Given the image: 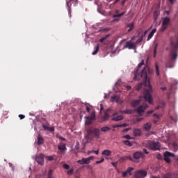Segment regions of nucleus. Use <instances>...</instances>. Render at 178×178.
Instances as JSON below:
<instances>
[{
	"mask_svg": "<svg viewBox=\"0 0 178 178\" xmlns=\"http://www.w3.org/2000/svg\"><path fill=\"white\" fill-rule=\"evenodd\" d=\"M154 113V111L151 110L147 112V115L146 116H149V115H151L152 113Z\"/></svg>",
	"mask_w": 178,
	"mask_h": 178,
	"instance_id": "obj_50",
	"label": "nucleus"
},
{
	"mask_svg": "<svg viewBox=\"0 0 178 178\" xmlns=\"http://www.w3.org/2000/svg\"><path fill=\"white\" fill-rule=\"evenodd\" d=\"M96 154V155H98V154H99V152L98 150H92V151H90V152H88V154Z\"/></svg>",
	"mask_w": 178,
	"mask_h": 178,
	"instance_id": "obj_40",
	"label": "nucleus"
},
{
	"mask_svg": "<svg viewBox=\"0 0 178 178\" xmlns=\"http://www.w3.org/2000/svg\"><path fill=\"white\" fill-rule=\"evenodd\" d=\"M118 115V113H113V118H112L111 120H113V122H120V120H123V115Z\"/></svg>",
	"mask_w": 178,
	"mask_h": 178,
	"instance_id": "obj_13",
	"label": "nucleus"
},
{
	"mask_svg": "<svg viewBox=\"0 0 178 178\" xmlns=\"http://www.w3.org/2000/svg\"><path fill=\"white\" fill-rule=\"evenodd\" d=\"M168 1L170 2V3H171V5H173V3L176 2V0H168Z\"/></svg>",
	"mask_w": 178,
	"mask_h": 178,
	"instance_id": "obj_56",
	"label": "nucleus"
},
{
	"mask_svg": "<svg viewBox=\"0 0 178 178\" xmlns=\"http://www.w3.org/2000/svg\"><path fill=\"white\" fill-rule=\"evenodd\" d=\"M36 161L39 165H43L44 164V154H40L36 156L35 158Z\"/></svg>",
	"mask_w": 178,
	"mask_h": 178,
	"instance_id": "obj_15",
	"label": "nucleus"
},
{
	"mask_svg": "<svg viewBox=\"0 0 178 178\" xmlns=\"http://www.w3.org/2000/svg\"><path fill=\"white\" fill-rule=\"evenodd\" d=\"M158 49V44H156L154 49V58L156 56V49Z\"/></svg>",
	"mask_w": 178,
	"mask_h": 178,
	"instance_id": "obj_36",
	"label": "nucleus"
},
{
	"mask_svg": "<svg viewBox=\"0 0 178 178\" xmlns=\"http://www.w3.org/2000/svg\"><path fill=\"white\" fill-rule=\"evenodd\" d=\"M169 23H170V18H169L168 17H165L163 19L162 25H161V27L160 29V31L162 33H163V31H165V30H166V29H168V26H169Z\"/></svg>",
	"mask_w": 178,
	"mask_h": 178,
	"instance_id": "obj_4",
	"label": "nucleus"
},
{
	"mask_svg": "<svg viewBox=\"0 0 178 178\" xmlns=\"http://www.w3.org/2000/svg\"><path fill=\"white\" fill-rule=\"evenodd\" d=\"M108 119H109V114L108 113V111H106L104 113V115L103 117L104 122L106 121Z\"/></svg>",
	"mask_w": 178,
	"mask_h": 178,
	"instance_id": "obj_32",
	"label": "nucleus"
},
{
	"mask_svg": "<svg viewBox=\"0 0 178 178\" xmlns=\"http://www.w3.org/2000/svg\"><path fill=\"white\" fill-rule=\"evenodd\" d=\"M147 34H148V30L145 31L143 34H142L141 37H143V38H144V37H145V35H147Z\"/></svg>",
	"mask_w": 178,
	"mask_h": 178,
	"instance_id": "obj_49",
	"label": "nucleus"
},
{
	"mask_svg": "<svg viewBox=\"0 0 178 178\" xmlns=\"http://www.w3.org/2000/svg\"><path fill=\"white\" fill-rule=\"evenodd\" d=\"M148 72V73H147ZM154 74V70L149 69L148 67H145L143 71L140 74L137 73V71L135 72V76L134 77V80H145V86H147L148 90H146L145 92V101L149 104H152V86H151V83L149 82V76H152Z\"/></svg>",
	"mask_w": 178,
	"mask_h": 178,
	"instance_id": "obj_1",
	"label": "nucleus"
},
{
	"mask_svg": "<svg viewBox=\"0 0 178 178\" xmlns=\"http://www.w3.org/2000/svg\"><path fill=\"white\" fill-rule=\"evenodd\" d=\"M47 161H54V157L52 156H47Z\"/></svg>",
	"mask_w": 178,
	"mask_h": 178,
	"instance_id": "obj_51",
	"label": "nucleus"
},
{
	"mask_svg": "<svg viewBox=\"0 0 178 178\" xmlns=\"http://www.w3.org/2000/svg\"><path fill=\"white\" fill-rule=\"evenodd\" d=\"M124 13H126V12H123L120 14L114 15L113 17H122V16H123V15H124Z\"/></svg>",
	"mask_w": 178,
	"mask_h": 178,
	"instance_id": "obj_37",
	"label": "nucleus"
},
{
	"mask_svg": "<svg viewBox=\"0 0 178 178\" xmlns=\"http://www.w3.org/2000/svg\"><path fill=\"white\" fill-rule=\"evenodd\" d=\"M123 143L124 145H127L128 147H133V145H134V142H130L129 140H124Z\"/></svg>",
	"mask_w": 178,
	"mask_h": 178,
	"instance_id": "obj_25",
	"label": "nucleus"
},
{
	"mask_svg": "<svg viewBox=\"0 0 178 178\" xmlns=\"http://www.w3.org/2000/svg\"><path fill=\"white\" fill-rule=\"evenodd\" d=\"M143 38H143V36H141L140 38L137 40V42H141V41H143Z\"/></svg>",
	"mask_w": 178,
	"mask_h": 178,
	"instance_id": "obj_61",
	"label": "nucleus"
},
{
	"mask_svg": "<svg viewBox=\"0 0 178 178\" xmlns=\"http://www.w3.org/2000/svg\"><path fill=\"white\" fill-rule=\"evenodd\" d=\"M111 165H113V166H114V168H116V166L118 165V162H112Z\"/></svg>",
	"mask_w": 178,
	"mask_h": 178,
	"instance_id": "obj_57",
	"label": "nucleus"
},
{
	"mask_svg": "<svg viewBox=\"0 0 178 178\" xmlns=\"http://www.w3.org/2000/svg\"><path fill=\"white\" fill-rule=\"evenodd\" d=\"M151 127H152V123L151 122L145 123L143 125V129L145 130V131H149L151 130Z\"/></svg>",
	"mask_w": 178,
	"mask_h": 178,
	"instance_id": "obj_17",
	"label": "nucleus"
},
{
	"mask_svg": "<svg viewBox=\"0 0 178 178\" xmlns=\"http://www.w3.org/2000/svg\"><path fill=\"white\" fill-rule=\"evenodd\" d=\"M90 119H92L93 120L95 119V112L92 111L90 114Z\"/></svg>",
	"mask_w": 178,
	"mask_h": 178,
	"instance_id": "obj_39",
	"label": "nucleus"
},
{
	"mask_svg": "<svg viewBox=\"0 0 178 178\" xmlns=\"http://www.w3.org/2000/svg\"><path fill=\"white\" fill-rule=\"evenodd\" d=\"M171 120H173V122H175V123H177V118H174L173 117H171Z\"/></svg>",
	"mask_w": 178,
	"mask_h": 178,
	"instance_id": "obj_54",
	"label": "nucleus"
},
{
	"mask_svg": "<svg viewBox=\"0 0 178 178\" xmlns=\"http://www.w3.org/2000/svg\"><path fill=\"white\" fill-rule=\"evenodd\" d=\"M155 33H156V29H152L147 37V41H149V40H151V38L154 37V35L155 34Z\"/></svg>",
	"mask_w": 178,
	"mask_h": 178,
	"instance_id": "obj_24",
	"label": "nucleus"
},
{
	"mask_svg": "<svg viewBox=\"0 0 178 178\" xmlns=\"http://www.w3.org/2000/svg\"><path fill=\"white\" fill-rule=\"evenodd\" d=\"M141 66H143L142 65V64H140V63L138 64V70H136L135 71V72H134V74H136V72H137V74H141V73H138V70L140 69V67H141Z\"/></svg>",
	"mask_w": 178,
	"mask_h": 178,
	"instance_id": "obj_42",
	"label": "nucleus"
},
{
	"mask_svg": "<svg viewBox=\"0 0 178 178\" xmlns=\"http://www.w3.org/2000/svg\"><path fill=\"white\" fill-rule=\"evenodd\" d=\"M163 178H172L170 173H167L163 176Z\"/></svg>",
	"mask_w": 178,
	"mask_h": 178,
	"instance_id": "obj_45",
	"label": "nucleus"
},
{
	"mask_svg": "<svg viewBox=\"0 0 178 178\" xmlns=\"http://www.w3.org/2000/svg\"><path fill=\"white\" fill-rule=\"evenodd\" d=\"M175 65H171L170 63H167L165 65V67L168 68V69H172V67H174Z\"/></svg>",
	"mask_w": 178,
	"mask_h": 178,
	"instance_id": "obj_41",
	"label": "nucleus"
},
{
	"mask_svg": "<svg viewBox=\"0 0 178 178\" xmlns=\"http://www.w3.org/2000/svg\"><path fill=\"white\" fill-rule=\"evenodd\" d=\"M123 138H126L127 140H131V136H130V135H125L123 136Z\"/></svg>",
	"mask_w": 178,
	"mask_h": 178,
	"instance_id": "obj_44",
	"label": "nucleus"
},
{
	"mask_svg": "<svg viewBox=\"0 0 178 178\" xmlns=\"http://www.w3.org/2000/svg\"><path fill=\"white\" fill-rule=\"evenodd\" d=\"M91 111V108H90V107L86 106V112L90 113V111Z\"/></svg>",
	"mask_w": 178,
	"mask_h": 178,
	"instance_id": "obj_60",
	"label": "nucleus"
},
{
	"mask_svg": "<svg viewBox=\"0 0 178 178\" xmlns=\"http://www.w3.org/2000/svg\"><path fill=\"white\" fill-rule=\"evenodd\" d=\"M49 131H51V133H53V131H55V128L53 127H49L47 129Z\"/></svg>",
	"mask_w": 178,
	"mask_h": 178,
	"instance_id": "obj_48",
	"label": "nucleus"
},
{
	"mask_svg": "<svg viewBox=\"0 0 178 178\" xmlns=\"http://www.w3.org/2000/svg\"><path fill=\"white\" fill-rule=\"evenodd\" d=\"M54 172V170H49L47 173V178H53L52 177V173Z\"/></svg>",
	"mask_w": 178,
	"mask_h": 178,
	"instance_id": "obj_34",
	"label": "nucleus"
},
{
	"mask_svg": "<svg viewBox=\"0 0 178 178\" xmlns=\"http://www.w3.org/2000/svg\"><path fill=\"white\" fill-rule=\"evenodd\" d=\"M98 51H99V44H97L95 51L92 53V55H97V54H98Z\"/></svg>",
	"mask_w": 178,
	"mask_h": 178,
	"instance_id": "obj_30",
	"label": "nucleus"
},
{
	"mask_svg": "<svg viewBox=\"0 0 178 178\" xmlns=\"http://www.w3.org/2000/svg\"><path fill=\"white\" fill-rule=\"evenodd\" d=\"M141 103L140 99H137V100H134L131 102V105L134 107L136 108V106H138V105Z\"/></svg>",
	"mask_w": 178,
	"mask_h": 178,
	"instance_id": "obj_18",
	"label": "nucleus"
},
{
	"mask_svg": "<svg viewBox=\"0 0 178 178\" xmlns=\"http://www.w3.org/2000/svg\"><path fill=\"white\" fill-rule=\"evenodd\" d=\"M63 168H64V169H69V168H70V166H69V165H67V164H64Z\"/></svg>",
	"mask_w": 178,
	"mask_h": 178,
	"instance_id": "obj_52",
	"label": "nucleus"
},
{
	"mask_svg": "<svg viewBox=\"0 0 178 178\" xmlns=\"http://www.w3.org/2000/svg\"><path fill=\"white\" fill-rule=\"evenodd\" d=\"M99 136H101V133L99 131V129L97 128H89L87 130V140H92L93 137H95L96 138H99Z\"/></svg>",
	"mask_w": 178,
	"mask_h": 178,
	"instance_id": "obj_3",
	"label": "nucleus"
},
{
	"mask_svg": "<svg viewBox=\"0 0 178 178\" xmlns=\"http://www.w3.org/2000/svg\"><path fill=\"white\" fill-rule=\"evenodd\" d=\"M154 119V123L156 124V123H158V122H159V115H156V114H154L153 115Z\"/></svg>",
	"mask_w": 178,
	"mask_h": 178,
	"instance_id": "obj_28",
	"label": "nucleus"
},
{
	"mask_svg": "<svg viewBox=\"0 0 178 178\" xmlns=\"http://www.w3.org/2000/svg\"><path fill=\"white\" fill-rule=\"evenodd\" d=\"M143 152H144V154H149V152H148L147 149H143Z\"/></svg>",
	"mask_w": 178,
	"mask_h": 178,
	"instance_id": "obj_62",
	"label": "nucleus"
},
{
	"mask_svg": "<svg viewBox=\"0 0 178 178\" xmlns=\"http://www.w3.org/2000/svg\"><path fill=\"white\" fill-rule=\"evenodd\" d=\"M19 118L22 120V119H24V118H26V116L24 115L19 114Z\"/></svg>",
	"mask_w": 178,
	"mask_h": 178,
	"instance_id": "obj_53",
	"label": "nucleus"
},
{
	"mask_svg": "<svg viewBox=\"0 0 178 178\" xmlns=\"http://www.w3.org/2000/svg\"><path fill=\"white\" fill-rule=\"evenodd\" d=\"M126 48H128L129 49H134V48H136V44L131 42H127L123 49H125Z\"/></svg>",
	"mask_w": 178,
	"mask_h": 178,
	"instance_id": "obj_14",
	"label": "nucleus"
},
{
	"mask_svg": "<svg viewBox=\"0 0 178 178\" xmlns=\"http://www.w3.org/2000/svg\"><path fill=\"white\" fill-rule=\"evenodd\" d=\"M134 136L135 137H138V136H141V130L138 129H134L133 131Z\"/></svg>",
	"mask_w": 178,
	"mask_h": 178,
	"instance_id": "obj_20",
	"label": "nucleus"
},
{
	"mask_svg": "<svg viewBox=\"0 0 178 178\" xmlns=\"http://www.w3.org/2000/svg\"><path fill=\"white\" fill-rule=\"evenodd\" d=\"M147 106L148 105L147 104L139 106L138 108L136 109V111L138 113V115H141V113H143V112H145Z\"/></svg>",
	"mask_w": 178,
	"mask_h": 178,
	"instance_id": "obj_10",
	"label": "nucleus"
},
{
	"mask_svg": "<svg viewBox=\"0 0 178 178\" xmlns=\"http://www.w3.org/2000/svg\"><path fill=\"white\" fill-rule=\"evenodd\" d=\"M149 147L150 149H153V151H158L161 149V143H159V142H150Z\"/></svg>",
	"mask_w": 178,
	"mask_h": 178,
	"instance_id": "obj_5",
	"label": "nucleus"
},
{
	"mask_svg": "<svg viewBox=\"0 0 178 178\" xmlns=\"http://www.w3.org/2000/svg\"><path fill=\"white\" fill-rule=\"evenodd\" d=\"M155 69H156V76H159V66L158 65V63H155Z\"/></svg>",
	"mask_w": 178,
	"mask_h": 178,
	"instance_id": "obj_33",
	"label": "nucleus"
},
{
	"mask_svg": "<svg viewBox=\"0 0 178 178\" xmlns=\"http://www.w3.org/2000/svg\"><path fill=\"white\" fill-rule=\"evenodd\" d=\"M147 175V171L144 170H139L135 172L134 177L135 178H144L146 177Z\"/></svg>",
	"mask_w": 178,
	"mask_h": 178,
	"instance_id": "obj_6",
	"label": "nucleus"
},
{
	"mask_svg": "<svg viewBox=\"0 0 178 178\" xmlns=\"http://www.w3.org/2000/svg\"><path fill=\"white\" fill-rule=\"evenodd\" d=\"M133 170H134V168L133 167H129L126 171L122 172V177H127V175H129V176H131V175H133L131 173Z\"/></svg>",
	"mask_w": 178,
	"mask_h": 178,
	"instance_id": "obj_11",
	"label": "nucleus"
},
{
	"mask_svg": "<svg viewBox=\"0 0 178 178\" xmlns=\"http://www.w3.org/2000/svg\"><path fill=\"white\" fill-rule=\"evenodd\" d=\"M42 127L44 130H48L49 127L47 124H42Z\"/></svg>",
	"mask_w": 178,
	"mask_h": 178,
	"instance_id": "obj_46",
	"label": "nucleus"
},
{
	"mask_svg": "<svg viewBox=\"0 0 178 178\" xmlns=\"http://www.w3.org/2000/svg\"><path fill=\"white\" fill-rule=\"evenodd\" d=\"M154 17H156V19L158 17V11L154 12Z\"/></svg>",
	"mask_w": 178,
	"mask_h": 178,
	"instance_id": "obj_63",
	"label": "nucleus"
},
{
	"mask_svg": "<svg viewBox=\"0 0 178 178\" xmlns=\"http://www.w3.org/2000/svg\"><path fill=\"white\" fill-rule=\"evenodd\" d=\"M109 35H106L105 37H103L100 40H99V42H104V40H106V38H108L109 37Z\"/></svg>",
	"mask_w": 178,
	"mask_h": 178,
	"instance_id": "obj_35",
	"label": "nucleus"
},
{
	"mask_svg": "<svg viewBox=\"0 0 178 178\" xmlns=\"http://www.w3.org/2000/svg\"><path fill=\"white\" fill-rule=\"evenodd\" d=\"M113 127H114V128H116V127H122V125H121V124H116V125H114Z\"/></svg>",
	"mask_w": 178,
	"mask_h": 178,
	"instance_id": "obj_64",
	"label": "nucleus"
},
{
	"mask_svg": "<svg viewBox=\"0 0 178 178\" xmlns=\"http://www.w3.org/2000/svg\"><path fill=\"white\" fill-rule=\"evenodd\" d=\"M111 154H112V152H111V150L108 149H105L102 152V155H105L106 156H109Z\"/></svg>",
	"mask_w": 178,
	"mask_h": 178,
	"instance_id": "obj_27",
	"label": "nucleus"
},
{
	"mask_svg": "<svg viewBox=\"0 0 178 178\" xmlns=\"http://www.w3.org/2000/svg\"><path fill=\"white\" fill-rule=\"evenodd\" d=\"M94 157L92 156H89L88 158H83L81 160H79L77 162L81 165H88L90 163V161H92Z\"/></svg>",
	"mask_w": 178,
	"mask_h": 178,
	"instance_id": "obj_9",
	"label": "nucleus"
},
{
	"mask_svg": "<svg viewBox=\"0 0 178 178\" xmlns=\"http://www.w3.org/2000/svg\"><path fill=\"white\" fill-rule=\"evenodd\" d=\"M122 113H124L125 115H131V113H133V110H131V109L124 110L122 112Z\"/></svg>",
	"mask_w": 178,
	"mask_h": 178,
	"instance_id": "obj_29",
	"label": "nucleus"
},
{
	"mask_svg": "<svg viewBox=\"0 0 178 178\" xmlns=\"http://www.w3.org/2000/svg\"><path fill=\"white\" fill-rule=\"evenodd\" d=\"M44 144V138L41 135L38 136V145Z\"/></svg>",
	"mask_w": 178,
	"mask_h": 178,
	"instance_id": "obj_22",
	"label": "nucleus"
},
{
	"mask_svg": "<svg viewBox=\"0 0 178 178\" xmlns=\"http://www.w3.org/2000/svg\"><path fill=\"white\" fill-rule=\"evenodd\" d=\"M129 130H130V129H129V128H126V129H123V133H127V131H129Z\"/></svg>",
	"mask_w": 178,
	"mask_h": 178,
	"instance_id": "obj_59",
	"label": "nucleus"
},
{
	"mask_svg": "<svg viewBox=\"0 0 178 178\" xmlns=\"http://www.w3.org/2000/svg\"><path fill=\"white\" fill-rule=\"evenodd\" d=\"M144 153L143 152H136L134 154V159H140V158L144 159Z\"/></svg>",
	"mask_w": 178,
	"mask_h": 178,
	"instance_id": "obj_16",
	"label": "nucleus"
},
{
	"mask_svg": "<svg viewBox=\"0 0 178 178\" xmlns=\"http://www.w3.org/2000/svg\"><path fill=\"white\" fill-rule=\"evenodd\" d=\"M111 102H117V104H123V101H122V99H120V97L118 95H113L111 97Z\"/></svg>",
	"mask_w": 178,
	"mask_h": 178,
	"instance_id": "obj_12",
	"label": "nucleus"
},
{
	"mask_svg": "<svg viewBox=\"0 0 178 178\" xmlns=\"http://www.w3.org/2000/svg\"><path fill=\"white\" fill-rule=\"evenodd\" d=\"M127 159H129V161H133V159L131 158V156H124V157H120V162L127 161Z\"/></svg>",
	"mask_w": 178,
	"mask_h": 178,
	"instance_id": "obj_26",
	"label": "nucleus"
},
{
	"mask_svg": "<svg viewBox=\"0 0 178 178\" xmlns=\"http://www.w3.org/2000/svg\"><path fill=\"white\" fill-rule=\"evenodd\" d=\"M58 148L61 152L66 151V149H67V148H66V144L65 143H61L58 145Z\"/></svg>",
	"mask_w": 178,
	"mask_h": 178,
	"instance_id": "obj_19",
	"label": "nucleus"
},
{
	"mask_svg": "<svg viewBox=\"0 0 178 178\" xmlns=\"http://www.w3.org/2000/svg\"><path fill=\"white\" fill-rule=\"evenodd\" d=\"M69 3H70V1H67V6L68 7V14L70 17H72V8H70V6H69Z\"/></svg>",
	"mask_w": 178,
	"mask_h": 178,
	"instance_id": "obj_31",
	"label": "nucleus"
},
{
	"mask_svg": "<svg viewBox=\"0 0 178 178\" xmlns=\"http://www.w3.org/2000/svg\"><path fill=\"white\" fill-rule=\"evenodd\" d=\"M75 149H80V143L76 142L75 145Z\"/></svg>",
	"mask_w": 178,
	"mask_h": 178,
	"instance_id": "obj_43",
	"label": "nucleus"
},
{
	"mask_svg": "<svg viewBox=\"0 0 178 178\" xmlns=\"http://www.w3.org/2000/svg\"><path fill=\"white\" fill-rule=\"evenodd\" d=\"M126 27L129 28L128 29V33H130V31H132L133 29H134V22L128 23L127 24Z\"/></svg>",
	"mask_w": 178,
	"mask_h": 178,
	"instance_id": "obj_21",
	"label": "nucleus"
},
{
	"mask_svg": "<svg viewBox=\"0 0 178 178\" xmlns=\"http://www.w3.org/2000/svg\"><path fill=\"white\" fill-rule=\"evenodd\" d=\"M143 86L145 87L144 90H143V97L144 99H145V91H148V85H145V80H143V83H139L137 87H136V90L137 91H140V90H141V88H143Z\"/></svg>",
	"mask_w": 178,
	"mask_h": 178,
	"instance_id": "obj_7",
	"label": "nucleus"
},
{
	"mask_svg": "<svg viewBox=\"0 0 178 178\" xmlns=\"http://www.w3.org/2000/svg\"><path fill=\"white\" fill-rule=\"evenodd\" d=\"M67 175L70 176L71 175H73V169H70L67 171Z\"/></svg>",
	"mask_w": 178,
	"mask_h": 178,
	"instance_id": "obj_47",
	"label": "nucleus"
},
{
	"mask_svg": "<svg viewBox=\"0 0 178 178\" xmlns=\"http://www.w3.org/2000/svg\"><path fill=\"white\" fill-rule=\"evenodd\" d=\"M85 119H86V124H87V126H90V124H91L92 123V119L90 118V116H87V117H85Z\"/></svg>",
	"mask_w": 178,
	"mask_h": 178,
	"instance_id": "obj_23",
	"label": "nucleus"
},
{
	"mask_svg": "<svg viewBox=\"0 0 178 178\" xmlns=\"http://www.w3.org/2000/svg\"><path fill=\"white\" fill-rule=\"evenodd\" d=\"M171 51L170 56L172 60L177 59V51H178V36H175L170 39Z\"/></svg>",
	"mask_w": 178,
	"mask_h": 178,
	"instance_id": "obj_2",
	"label": "nucleus"
},
{
	"mask_svg": "<svg viewBox=\"0 0 178 178\" xmlns=\"http://www.w3.org/2000/svg\"><path fill=\"white\" fill-rule=\"evenodd\" d=\"M109 130H111V128H109L108 127H102L101 129L102 131H109Z\"/></svg>",
	"mask_w": 178,
	"mask_h": 178,
	"instance_id": "obj_38",
	"label": "nucleus"
},
{
	"mask_svg": "<svg viewBox=\"0 0 178 178\" xmlns=\"http://www.w3.org/2000/svg\"><path fill=\"white\" fill-rule=\"evenodd\" d=\"M154 134V131H150L147 134V137H149V136Z\"/></svg>",
	"mask_w": 178,
	"mask_h": 178,
	"instance_id": "obj_58",
	"label": "nucleus"
},
{
	"mask_svg": "<svg viewBox=\"0 0 178 178\" xmlns=\"http://www.w3.org/2000/svg\"><path fill=\"white\" fill-rule=\"evenodd\" d=\"M127 1V0H122V1H121V5H122V6H124V3H126Z\"/></svg>",
	"mask_w": 178,
	"mask_h": 178,
	"instance_id": "obj_55",
	"label": "nucleus"
},
{
	"mask_svg": "<svg viewBox=\"0 0 178 178\" xmlns=\"http://www.w3.org/2000/svg\"><path fill=\"white\" fill-rule=\"evenodd\" d=\"M163 156H164V161H165V162L167 163H170V157L173 158L175 157V154H173V153H171L170 152H165L163 154Z\"/></svg>",
	"mask_w": 178,
	"mask_h": 178,
	"instance_id": "obj_8",
	"label": "nucleus"
}]
</instances>
